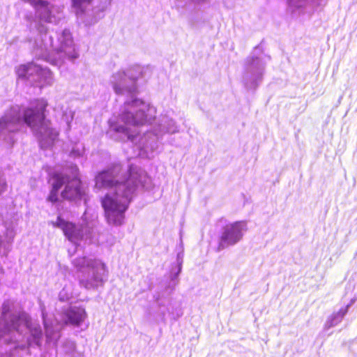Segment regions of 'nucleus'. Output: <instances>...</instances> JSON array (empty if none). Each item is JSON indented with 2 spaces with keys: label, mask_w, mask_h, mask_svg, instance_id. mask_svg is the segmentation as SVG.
<instances>
[{
  "label": "nucleus",
  "mask_w": 357,
  "mask_h": 357,
  "mask_svg": "<svg viewBox=\"0 0 357 357\" xmlns=\"http://www.w3.org/2000/svg\"><path fill=\"white\" fill-rule=\"evenodd\" d=\"M143 69L134 66L114 73L109 84L117 95L128 96L119 118L113 117L108 121L109 132L128 134L132 127L151 124L155 119V108L141 99L137 98V80L142 77Z\"/></svg>",
  "instance_id": "obj_1"
},
{
  "label": "nucleus",
  "mask_w": 357,
  "mask_h": 357,
  "mask_svg": "<svg viewBox=\"0 0 357 357\" xmlns=\"http://www.w3.org/2000/svg\"><path fill=\"white\" fill-rule=\"evenodd\" d=\"M47 105L43 100H36L31 106L24 111L23 119L17 109H11L0 119V132H15L22 131L26 124L37 134H52L48 132L50 122L45 119L44 112Z\"/></svg>",
  "instance_id": "obj_2"
},
{
  "label": "nucleus",
  "mask_w": 357,
  "mask_h": 357,
  "mask_svg": "<svg viewBox=\"0 0 357 357\" xmlns=\"http://www.w3.org/2000/svg\"><path fill=\"white\" fill-rule=\"evenodd\" d=\"M39 33V38L34 43L36 54L41 56L56 66H61L65 59L70 61L77 57L73 47V41L69 30L65 29L59 38V46L53 43L52 36L47 33L45 26L36 23Z\"/></svg>",
  "instance_id": "obj_3"
},
{
  "label": "nucleus",
  "mask_w": 357,
  "mask_h": 357,
  "mask_svg": "<svg viewBox=\"0 0 357 357\" xmlns=\"http://www.w3.org/2000/svg\"><path fill=\"white\" fill-rule=\"evenodd\" d=\"M107 174L102 173L98 176V182L101 181L102 185L105 188H115L113 195L107 194L101 199L102 206L104 210H108L109 208L112 211L127 210L130 202L129 197L131 192L135 188V185H130V180L128 179L126 182H118L116 181L108 180L106 178Z\"/></svg>",
  "instance_id": "obj_4"
},
{
  "label": "nucleus",
  "mask_w": 357,
  "mask_h": 357,
  "mask_svg": "<svg viewBox=\"0 0 357 357\" xmlns=\"http://www.w3.org/2000/svg\"><path fill=\"white\" fill-rule=\"evenodd\" d=\"M16 73L19 77L26 79L40 88L50 86L54 82L50 70L33 62L20 66Z\"/></svg>",
  "instance_id": "obj_5"
},
{
  "label": "nucleus",
  "mask_w": 357,
  "mask_h": 357,
  "mask_svg": "<svg viewBox=\"0 0 357 357\" xmlns=\"http://www.w3.org/2000/svg\"><path fill=\"white\" fill-rule=\"evenodd\" d=\"M266 63L262 55L251 56L246 59L243 82L248 89H256L261 82Z\"/></svg>",
  "instance_id": "obj_6"
},
{
  "label": "nucleus",
  "mask_w": 357,
  "mask_h": 357,
  "mask_svg": "<svg viewBox=\"0 0 357 357\" xmlns=\"http://www.w3.org/2000/svg\"><path fill=\"white\" fill-rule=\"evenodd\" d=\"M61 180V188L64 187L61 195L63 199L73 201L79 200L84 195L82 182L77 174H69L54 172Z\"/></svg>",
  "instance_id": "obj_7"
},
{
  "label": "nucleus",
  "mask_w": 357,
  "mask_h": 357,
  "mask_svg": "<svg viewBox=\"0 0 357 357\" xmlns=\"http://www.w3.org/2000/svg\"><path fill=\"white\" fill-rule=\"evenodd\" d=\"M243 224L241 222H236L227 225L220 237L218 249L222 250L229 245H232L239 241L242 236Z\"/></svg>",
  "instance_id": "obj_8"
},
{
  "label": "nucleus",
  "mask_w": 357,
  "mask_h": 357,
  "mask_svg": "<svg viewBox=\"0 0 357 357\" xmlns=\"http://www.w3.org/2000/svg\"><path fill=\"white\" fill-rule=\"evenodd\" d=\"M64 318L63 325H72L79 326L87 317L85 308L82 306L70 307L62 312Z\"/></svg>",
  "instance_id": "obj_9"
},
{
  "label": "nucleus",
  "mask_w": 357,
  "mask_h": 357,
  "mask_svg": "<svg viewBox=\"0 0 357 357\" xmlns=\"http://www.w3.org/2000/svg\"><path fill=\"white\" fill-rule=\"evenodd\" d=\"M287 2L289 11L294 15H300L321 6L323 0H287Z\"/></svg>",
  "instance_id": "obj_10"
},
{
  "label": "nucleus",
  "mask_w": 357,
  "mask_h": 357,
  "mask_svg": "<svg viewBox=\"0 0 357 357\" xmlns=\"http://www.w3.org/2000/svg\"><path fill=\"white\" fill-rule=\"evenodd\" d=\"M54 225L62 229L64 235L70 241L81 240L82 238V229L75 223L63 220L60 215L57 217Z\"/></svg>",
  "instance_id": "obj_11"
},
{
  "label": "nucleus",
  "mask_w": 357,
  "mask_h": 357,
  "mask_svg": "<svg viewBox=\"0 0 357 357\" xmlns=\"http://www.w3.org/2000/svg\"><path fill=\"white\" fill-rule=\"evenodd\" d=\"M105 211V216L107 220V222L114 226H121L124 222L125 219V212L127 210L117 211L111 210L110 208L108 210Z\"/></svg>",
  "instance_id": "obj_12"
},
{
  "label": "nucleus",
  "mask_w": 357,
  "mask_h": 357,
  "mask_svg": "<svg viewBox=\"0 0 357 357\" xmlns=\"http://www.w3.org/2000/svg\"><path fill=\"white\" fill-rule=\"evenodd\" d=\"M50 179L52 181V190L50 192L48 200L52 203H55L59 200L58 191L61 189V180L54 173L52 174Z\"/></svg>",
  "instance_id": "obj_13"
},
{
  "label": "nucleus",
  "mask_w": 357,
  "mask_h": 357,
  "mask_svg": "<svg viewBox=\"0 0 357 357\" xmlns=\"http://www.w3.org/2000/svg\"><path fill=\"white\" fill-rule=\"evenodd\" d=\"M158 126V131L161 132L174 134L178 132L176 130L174 121L167 117H163Z\"/></svg>",
  "instance_id": "obj_14"
},
{
  "label": "nucleus",
  "mask_w": 357,
  "mask_h": 357,
  "mask_svg": "<svg viewBox=\"0 0 357 357\" xmlns=\"http://www.w3.org/2000/svg\"><path fill=\"white\" fill-rule=\"evenodd\" d=\"M92 0H72L77 15L83 13Z\"/></svg>",
  "instance_id": "obj_15"
},
{
  "label": "nucleus",
  "mask_w": 357,
  "mask_h": 357,
  "mask_svg": "<svg viewBox=\"0 0 357 357\" xmlns=\"http://www.w3.org/2000/svg\"><path fill=\"white\" fill-rule=\"evenodd\" d=\"M74 118V112L71 109H66L64 111L62 116V121L65 123V126L66 128V131L68 130L70 126V123L73 121Z\"/></svg>",
  "instance_id": "obj_16"
},
{
  "label": "nucleus",
  "mask_w": 357,
  "mask_h": 357,
  "mask_svg": "<svg viewBox=\"0 0 357 357\" xmlns=\"http://www.w3.org/2000/svg\"><path fill=\"white\" fill-rule=\"evenodd\" d=\"M99 281L100 280H99L98 278L95 277L93 278V282H90L88 280H82L80 282H81L82 285H83L85 288L91 289V288H94V287H97Z\"/></svg>",
  "instance_id": "obj_17"
},
{
  "label": "nucleus",
  "mask_w": 357,
  "mask_h": 357,
  "mask_svg": "<svg viewBox=\"0 0 357 357\" xmlns=\"http://www.w3.org/2000/svg\"><path fill=\"white\" fill-rule=\"evenodd\" d=\"M52 139L51 138V135H45V137L40 140L41 147L43 149H47V147L52 146Z\"/></svg>",
  "instance_id": "obj_18"
},
{
  "label": "nucleus",
  "mask_w": 357,
  "mask_h": 357,
  "mask_svg": "<svg viewBox=\"0 0 357 357\" xmlns=\"http://www.w3.org/2000/svg\"><path fill=\"white\" fill-rule=\"evenodd\" d=\"M7 188L6 179L0 174V195L4 192Z\"/></svg>",
  "instance_id": "obj_19"
},
{
  "label": "nucleus",
  "mask_w": 357,
  "mask_h": 357,
  "mask_svg": "<svg viewBox=\"0 0 357 357\" xmlns=\"http://www.w3.org/2000/svg\"><path fill=\"white\" fill-rule=\"evenodd\" d=\"M191 1L195 4H202L206 3L207 0H191Z\"/></svg>",
  "instance_id": "obj_20"
},
{
  "label": "nucleus",
  "mask_w": 357,
  "mask_h": 357,
  "mask_svg": "<svg viewBox=\"0 0 357 357\" xmlns=\"http://www.w3.org/2000/svg\"><path fill=\"white\" fill-rule=\"evenodd\" d=\"M13 327H14V329H15V330H16V331H17V330H18V327H17V326H14Z\"/></svg>",
  "instance_id": "obj_21"
},
{
  "label": "nucleus",
  "mask_w": 357,
  "mask_h": 357,
  "mask_svg": "<svg viewBox=\"0 0 357 357\" xmlns=\"http://www.w3.org/2000/svg\"><path fill=\"white\" fill-rule=\"evenodd\" d=\"M82 261H85V257L80 259Z\"/></svg>",
  "instance_id": "obj_22"
},
{
  "label": "nucleus",
  "mask_w": 357,
  "mask_h": 357,
  "mask_svg": "<svg viewBox=\"0 0 357 357\" xmlns=\"http://www.w3.org/2000/svg\"><path fill=\"white\" fill-rule=\"evenodd\" d=\"M15 319L18 321L20 319V317H16Z\"/></svg>",
  "instance_id": "obj_23"
}]
</instances>
